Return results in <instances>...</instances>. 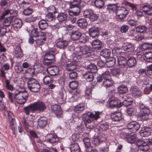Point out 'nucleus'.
I'll use <instances>...</instances> for the list:
<instances>
[{"label": "nucleus", "instance_id": "obj_59", "mask_svg": "<svg viewBox=\"0 0 152 152\" xmlns=\"http://www.w3.org/2000/svg\"><path fill=\"white\" fill-rule=\"evenodd\" d=\"M83 141L85 145V146L86 148H91V144L90 143V140L89 138L86 137L84 138L83 140Z\"/></svg>", "mask_w": 152, "mask_h": 152}, {"label": "nucleus", "instance_id": "obj_42", "mask_svg": "<svg viewBox=\"0 0 152 152\" xmlns=\"http://www.w3.org/2000/svg\"><path fill=\"white\" fill-rule=\"evenodd\" d=\"M84 109V107L83 104H79L74 108V111L76 113H80Z\"/></svg>", "mask_w": 152, "mask_h": 152}, {"label": "nucleus", "instance_id": "obj_7", "mask_svg": "<svg viewBox=\"0 0 152 152\" xmlns=\"http://www.w3.org/2000/svg\"><path fill=\"white\" fill-rule=\"evenodd\" d=\"M35 111L39 112H43L46 108L45 103L40 101H37L33 104Z\"/></svg>", "mask_w": 152, "mask_h": 152}, {"label": "nucleus", "instance_id": "obj_32", "mask_svg": "<svg viewBox=\"0 0 152 152\" xmlns=\"http://www.w3.org/2000/svg\"><path fill=\"white\" fill-rule=\"evenodd\" d=\"M38 26L40 29L42 30L47 28L48 26V24L45 20H42L39 22Z\"/></svg>", "mask_w": 152, "mask_h": 152}, {"label": "nucleus", "instance_id": "obj_27", "mask_svg": "<svg viewBox=\"0 0 152 152\" xmlns=\"http://www.w3.org/2000/svg\"><path fill=\"white\" fill-rule=\"evenodd\" d=\"M68 41L62 40L57 42L56 43V46L58 48L64 49L68 45Z\"/></svg>", "mask_w": 152, "mask_h": 152}, {"label": "nucleus", "instance_id": "obj_34", "mask_svg": "<svg viewBox=\"0 0 152 152\" xmlns=\"http://www.w3.org/2000/svg\"><path fill=\"white\" fill-rule=\"evenodd\" d=\"M24 111L26 115H29L30 112H33L35 111L33 104L24 107Z\"/></svg>", "mask_w": 152, "mask_h": 152}, {"label": "nucleus", "instance_id": "obj_21", "mask_svg": "<svg viewBox=\"0 0 152 152\" xmlns=\"http://www.w3.org/2000/svg\"><path fill=\"white\" fill-rule=\"evenodd\" d=\"M109 105L111 108L120 107L121 106L118 104L119 103V101L116 99L112 98L109 101Z\"/></svg>", "mask_w": 152, "mask_h": 152}, {"label": "nucleus", "instance_id": "obj_61", "mask_svg": "<svg viewBox=\"0 0 152 152\" xmlns=\"http://www.w3.org/2000/svg\"><path fill=\"white\" fill-rule=\"evenodd\" d=\"M78 85V83L77 81H72L69 84L70 87L73 89H76Z\"/></svg>", "mask_w": 152, "mask_h": 152}, {"label": "nucleus", "instance_id": "obj_16", "mask_svg": "<svg viewBox=\"0 0 152 152\" xmlns=\"http://www.w3.org/2000/svg\"><path fill=\"white\" fill-rule=\"evenodd\" d=\"M124 139L130 143H134L136 140V136L135 135H132L128 133L124 134Z\"/></svg>", "mask_w": 152, "mask_h": 152}, {"label": "nucleus", "instance_id": "obj_53", "mask_svg": "<svg viewBox=\"0 0 152 152\" xmlns=\"http://www.w3.org/2000/svg\"><path fill=\"white\" fill-rule=\"evenodd\" d=\"M99 126L102 131H105L107 130L109 127L108 124L106 122H102Z\"/></svg>", "mask_w": 152, "mask_h": 152}, {"label": "nucleus", "instance_id": "obj_49", "mask_svg": "<svg viewBox=\"0 0 152 152\" xmlns=\"http://www.w3.org/2000/svg\"><path fill=\"white\" fill-rule=\"evenodd\" d=\"M106 63V65L109 67H111L114 66L116 62V60L114 57L108 59Z\"/></svg>", "mask_w": 152, "mask_h": 152}, {"label": "nucleus", "instance_id": "obj_17", "mask_svg": "<svg viewBox=\"0 0 152 152\" xmlns=\"http://www.w3.org/2000/svg\"><path fill=\"white\" fill-rule=\"evenodd\" d=\"M51 108L52 110V112H53L56 115L59 116L61 114L62 111L60 107L58 105L55 104L51 106Z\"/></svg>", "mask_w": 152, "mask_h": 152}, {"label": "nucleus", "instance_id": "obj_6", "mask_svg": "<svg viewBox=\"0 0 152 152\" xmlns=\"http://www.w3.org/2000/svg\"><path fill=\"white\" fill-rule=\"evenodd\" d=\"M136 143L139 149L143 151H146L149 149V147L147 143L142 139H139L136 140Z\"/></svg>", "mask_w": 152, "mask_h": 152}, {"label": "nucleus", "instance_id": "obj_29", "mask_svg": "<svg viewBox=\"0 0 152 152\" xmlns=\"http://www.w3.org/2000/svg\"><path fill=\"white\" fill-rule=\"evenodd\" d=\"M126 63L129 67H132L136 64V59L133 57H130L128 58Z\"/></svg>", "mask_w": 152, "mask_h": 152}, {"label": "nucleus", "instance_id": "obj_62", "mask_svg": "<svg viewBox=\"0 0 152 152\" xmlns=\"http://www.w3.org/2000/svg\"><path fill=\"white\" fill-rule=\"evenodd\" d=\"M14 69L15 72L17 73H23L24 69L21 66L16 65L14 67Z\"/></svg>", "mask_w": 152, "mask_h": 152}, {"label": "nucleus", "instance_id": "obj_31", "mask_svg": "<svg viewBox=\"0 0 152 152\" xmlns=\"http://www.w3.org/2000/svg\"><path fill=\"white\" fill-rule=\"evenodd\" d=\"M111 117L112 120L115 121H120L122 119L121 113L120 112L113 114Z\"/></svg>", "mask_w": 152, "mask_h": 152}, {"label": "nucleus", "instance_id": "obj_30", "mask_svg": "<svg viewBox=\"0 0 152 152\" xmlns=\"http://www.w3.org/2000/svg\"><path fill=\"white\" fill-rule=\"evenodd\" d=\"M84 78L88 82H91L94 79V76L93 73L90 71H87L83 75Z\"/></svg>", "mask_w": 152, "mask_h": 152}, {"label": "nucleus", "instance_id": "obj_46", "mask_svg": "<svg viewBox=\"0 0 152 152\" xmlns=\"http://www.w3.org/2000/svg\"><path fill=\"white\" fill-rule=\"evenodd\" d=\"M147 29V27L145 26H139L137 27L136 28V31L141 33L145 32Z\"/></svg>", "mask_w": 152, "mask_h": 152}, {"label": "nucleus", "instance_id": "obj_64", "mask_svg": "<svg viewBox=\"0 0 152 152\" xmlns=\"http://www.w3.org/2000/svg\"><path fill=\"white\" fill-rule=\"evenodd\" d=\"M143 48L145 50L151 49L152 48V43L145 42L142 46Z\"/></svg>", "mask_w": 152, "mask_h": 152}, {"label": "nucleus", "instance_id": "obj_25", "mask_svg": "<svg viewBox=\"0 0 152 152\" xmlns=\"http://www.w3.org/2000/svg\"><path fill=\"white\" fill-rule=\"evenodd\" d=\"M77 23L79 26L82 29L86 28L87 27V22L86 20L84 19H80L77 20Z\"/></svg>", "mask_w": 152, "mask_h": 152}, {"label": "nucleus", "instance_id": "obj_40", "mask_svg": "<svg viewBox=\"0 0 152 152\" xmlns=\"http://www.w3.org/2000/svg\"><path fill=\"white\" fill-rule=\"evenodd\" d=\"M118 89V92L121 94L126 93L128 91V88L127 86L123 85L119 86Z\"/></svg>", "mask_w": 152, "mask_h": 152}, {"label": "nucleus", "instance_id": "obj_4", "mask_svg": "<svg viewBox=\"0 0 152 152\" xmlns=\"http://www.w3.org/2000/svg\"><path fill=\"white\" fill-rule=\"evenodd\" d=\"M139 107L141 112L140 116L144 120H148V115L150 113V110L148 107L141 103L140 104Z\"/></svg>", "mask_w": 152, "mask_h": 152}, {"label": "nucleus", "instance_id": "obj_45", "mask_svg": "<svg viewBox=\"0 0 152 152\" xmlns=\"http://www.w3.org/2000/svg\"><path fill=\"white\" fill-rule=\"evenodd\" d=\"M144 55L146 61L148 62H152V52H146Z\"/></svg>", "mask_w": 152, "mask_h": 152}, {"label": "nucleus", "instance_id": "obj_60", "mask_svg": "<svg viewBox=\"0 0 152 152\" xmlns=\"http://www.w3.org/2000/svg\"><path fill=\"white\" fill-rule=\"evenodd\" d=\"M86 126L87 128L90 129H93L95 126L94 122L91 120L90 122L87 121L86 123Z\"/></svg>", "mask_w": 152, "mask_h": 152}, {"label": "nucleus", "instance_id": "obj_54", "mask_svg": "<svg viewBox=\"0 0 152 152\" xmlns=\"http://www.w3.org/2000/svg\"><path fill=\"white\" fill-rule=\"evenodd\" d=\"M79 39L80 42L85 43L88 41L89 38L88 37L86 36V34H81V36Z\"/></svg>", "mask_w": 152, "mask_h": 152}, {"label": "nucleus", "instance_id": "obj_48", "mask_svg": "<svg viewBox=\"0 0 152 152\" xmlns=\"http://www.w3.org/2000/svg\"><path fill=\"white\" fill-rule=\"evenodd\" d=\"M106 140V139L105 137H103L102 138L101 137L99 136L98 138H94L93 140V143L95 145H98L100 142L105 141Z\"/></svg>", "mask_w": 152, "mask_h": 152}, {"label": "nucleus", "instance_id": "obj_15", "mask_svg": "<svg viewBox=\"0 0 152 152\" xmlns=\"http://www.w3.org/2000/svg\"><path fill=\"white\" fill-rule=\"evenodd\" d=\"M72 10H69L68 13L70 16H77L80 13V6H77L72 8Z\"/></svg>", "mask_w": 152, "mask_h": 152}, {"label": "nucleus", "instance_id": "obj_58", "mask_svg": "<svg viewBox=\"0 0 152 152\" xmlns=\"http://www.w3.org/2000/svg\"><path fill=\"white\" fill-rule=\"evenodd\" d=\"M55 18L54 14L51 13H49L46 15L45 16L46 20L49 22L52 21L54 20Z\"/></svg>", "mask_w": 152, "mask_h": 152}, {"label": "nucleus", "instance_id": "obj_47", "mask_svg": "<svg viewBox=\"0 0 152 152\" xmlns=\"http://www.w3.org/2000/svg\"><path fill=\"white\" fill-rule=\"evenodd\" d=\"M110 53V50L107 49H103L100 52L101 55L104 58L109 57Z\"/></svg>", "mask_w": 152, "mask_h": 152}, {"label": "nucleus", "instance_id": "obj_1", "mask_svg": "<svg viewBox=\"0 0 152 152\" xmlns=\"http://www.w3.org/2000/svg\"><path fill=\"white\" fill-rule=\"evenodd\" d=\"M74 52L78 58H86L94 55V51L89 46L84 45L76 47Z\"/></svg>", "mask_w": 152, "mask_h": 152}, {"label": "nucleus", "instance_id": "obj_36", "mask_svg": "<svg viewBox=\"0 0 152 152\" xmlns=\"http://www.w3.org/2000/svg\"><path fill=\"white\" fill-rule=\"evenodd\" d=\"M101 114V113L99 111H95L94 113H91L89 114V117L91 121L94 120H97L100 118V115Z\"/></svg>", "mask_w": 152, "mask_h": 152}, {"label": "nucleus", "instance_id": "obj_39", "mask_svg": "<svg viewBox=\"0 0 152 152\" xmlns=\"http://www.w3.org/2000/svg\"><path fill=\"white\" fill-rule=\"evenodd\" d=\"M13 26L17 28H20L22 25V20L19 19H15L12 22Z\"/></svg>", "mask_w": 152, "mask_h": 152}, {"label": "nucleus", "instance_id": "obj_38", "mask_svg": "<svg viewBox=\"0 0 152 152\" xmlns=\"http://www.w3.org/2000/svg\"><path fill=\"white\" fill-rule=\"evenodd\" d=\"M39 37L36 39L35 42H36L37 45H42L45 42L46 39L44 36H39Z\"/></svg>", "mask_w": 152, "mask_h": 152}, {"label": "nucleus", "instance_id": "obj_28", "mask_svg": "<svg viewBox=\"0 0 152 152\" xmlns=\"http://www.w3.org/2000/svg\"><path fill=\"white\" fill-rule=\"evenodd\" d=\"M81 35V33L78 31H73L71 35L72 39L74 41L78 40Z\"/></svg>", "mask_w": 152, "mask_h": 152}, {"label": "nucleus", "instance_id": "obj_56", "mask_svg": "<svg viewBox=\"0 0 152 152\" xmlns=\"http://www.w3.org/2000/svg\"><path fill=\"white\" fill-rule=\"evenodd\" d=\"M76 68V66L73 63L67 64L66 66V69L69 72L73 70Z\"/></svg>", "mask_w": 152, "mask_h": 152}, {"label": "nucleus", "instance_id": "obj_5", "mask_svg": "<svg viewBox=\"0 0 152 152\" xmlns=\"http://www.w3.org/2000/svg\"><path fill=\"white\" fill-rule=\"evenodd\" d=\"M83 15L86 18H89L92 22L96 20L99 17L98 14L94 13V11L91 9H87L84 12Z\"/></svg>", "mask_w": 152, "mask_h": 152}, {"label": "nucleus", "instance_id": "obj_11", "mask_svg": "<svg viewBox=\"0 0 152 152\" xmlns=\"http://www.w3.org/2000/svg\"><path fill=\"white\" fill-rule=\"evenodd\" d=\"M47 141L51 143H55L57 142L58 140L57 136L54 134H49L47 135Z\"/></svg>", "mask_w": 152, "mask_h": 152}, {"label": "nucleus", "instance_id": "obj_9", "mask_svg": "<svg viewBox=\"0 0 152 152\" xmlns=\"http://www.w3.org/2000/svg\"><path fill=\"white\" fill-rule=\"evenodd\" d=\"M151 130L149 127L144 126L141 128V129L140 132V136L142 137H148L151 134Z\"/></svg>", "mask_w": 152, "mask_h": 152}, {"label": "nucleus", "instance_id": "obj_23", "mask_svg": "<svg viewBox=\"0 0 152 152\" xmlns=\"http://www.w3.org/2000/svg\"><path fill=\"white\" fill-rule=\"evenodd\" d=\"M38 125L40 128L45 127L47 124V119L44 117H42L39 119L37 121Z\"/></svg>", "mask_w": 152, "mask_h": 152}, {"label": "nucleus", "instance_id": "obj_63", "mask_svg": "<svg viewBox=\"0 0 152 152\" xmlns=\"http://www.w3.org/2000/svg\"><path fill=\"white\" fill-rule=\"evenodd\" d=\"M33 10L31 8L28 7L23 10V13L25 15H28L31 14Z\"/></svg>", "mask_w": 152, "mask_h": 152}, {"label": "nucleus", "instance_id": "obj_10", "mask_svg": "<svg viewBox=\"0 0 152 152\" xmlns=\"http://www.w3.org/2000/svg\"><path fill=\"white\" fill-rule=\"evenodd\" d=\"M128 129H131L132 131L135 132L137 131L140 127V125L135 121H131L127 125Z\"/></svg>", "mask_w": 152, "mask_h": 152}, {"label": "nucleus", "instance_id": "obj_14", "mask_svg": "<svg viewBox=\"0 0 152 152\" xmlns=\"http://www.w3.org/2000/svg\"><path fill=\"white\" fill-rule=\"evenodd\" d=\"M130 91L135 98L141 96V92L136 86H132L130 89Z\"/></svg>", "mask_w": 152, "mask_h": 152}, {"label": "nucleus", "instance_id": "obj_41", "mask_svg": "<svg viewBox=\"0 0 152 152\" xmlns=\"http://www.w3.org/2000/svg\"><path fill=\"white\" fill-rule=\"evenodd\" d=\"M5 82L6 87L8 90L11 91L15 90V88L13 86V85L10 84V79H5Z\"/></svg>", "mask_w": 152, "mask_h": 152}, {"label": "nucleus", "instance_id": "obj_52", "mask_svg": "<svg viewBox=\"0 0 152 152\" xmlns=\"http://www.w3.org/2000/svg\"><path fill=\"white\" fill-rule=\"evenodd\" d=\"M39 33L37 28H34L31 31L30 34L32 37H39Z\"/></svg>", "mask_w": 152, "mask_h": 152}, {"label": "nucleus", "instance_id": "obj_55", "mask_svg": "<svg viewBox=\"0 0 152 152\" xmlns=\"http://www.w3.org/2000/svg\"><path fill=\"white\" fill-rule=\"evenodd\" d=\"M94 3L95 6L99 8H102L104 5V2L102 0H96Z\"/></svg>", "mask_w": 152, "mask_h": 152}, {"label": "nucleus", "instance_id": "obj_44", "mask_svg": "<svg viewBox=\"0 0 152 152\" xmlns=\"http://www.w3.org/2000/svg\"><path fill=\"white\" fill-rule=\"evenodd\" d=\"M87 69L92 73H95L97 71V68L96 65L94 64H90L87 67Z\"/></svg>", "mask_w": 152, "mask_h": 152}, {"label": "nucleus", "instance_id": "obj_2", "mask_svg": "<svg viewBox=\"0 0 152 152\" xmlns=\"http://www.w3.org/2000/svg\"><path fill=\"white\" fill-rule=\"evenodd\" d=\"M28 95V93L25 90L22 91L15 90L14 97L18 103L22 104L26 102Z\"/></svg>", "mask_w": 152, "mask_h": 152}, {"label": "nucleus", "instance_id": "obj_24", "mask_svg": "<svg viewBox=\"0 0 152 152\" xmlns=\"http://www.w3.org/2000/svg\"><path fill=\"white\" fill-rule=\"evenodd\" d=\"M14 55L16 58H20L23 56V54L20 46H17L14 51Z\"/></svg>", "mask_w": 152, "mask_h": 152}, {"label": "nucleus", "instance_id": "obj_50", "mask_svg": "<svg viewBox=\"0 0 152 152\" xmlns=\"http://www.w3.org/2000/svg\"><path fill=\"white\" fill-rule=\"evenodd\" d=\"M57 101L58 103L60 104L65 103V101L63 99V94L62 92H60L58 94Z\"/></svg>", "mask_w": 152, "mask_h": 152}, {"label": "nucleus", "instance_id": "obj_22", "mask_svg": "<svg viewBox=\"0 0 152 152\" xmlns=\"http://www.w3.org/2000/svg\"><path fill=\"white\" fill-rule=\"evenodd\" d=\"M42 80L44 84L45 85H47L55 82L53 78L51 76L48 75L44 76Z\"/></svg>", "mask_w": 152, "mask_h": 152}, {"label": "nucleus", "instance_id": "obj_37", "mask_svg": "<svg viewBox=\"0 0 152 152\" xmlns=\"http://www.w3.org/2000/svg\"><path fill=\"white\" fill-rule=\"evenodd\" d=\"M118 62L119 66L122 68L126 66V60L125 57L121 56L118 58Z\"/></svg>", "mask_w": 152, "mask_h": 152}, {"label": "nucleus", "instance_id": "obj_13", "mask_svg": "<svg viewBox=\"0 0 152 152\" xmlns=\"http://www.w3.org/2000/svg\"><path fill=\"white\" fill-rule=\"evenodd\" d=\"M47 70L49 74L53 76L57 75L59 72L58 67L56 66L49 67Z\"/></svg>", "mask_w": 152, "mask_h": 152}, {"label": "nucleus", "instance_id": "obj_19", "mask_svg": "<svg viewBox=\"0 0 152 152\" xmlns=\"http://www.w3.org/2000/svg\"><path fill=\"white\" fill-rule=\"evenodd\" d=\"M142 11L145 14L151 15H152V6L150 5H146L142 7Z\"/></svg>", "mask_w": 152, "mask_h": 152}, {"label": "nucleus", "instance_id": "obj_57", "mask_svg": "<svg viewBox=\"0 0 152 152\" xmlns=\"http://www.w3.org/2000/svg\"><path fill=\"white\" fill-rule=\"evenodd\" d=\"M103 83V85L106 88L110 87L112 85V83L111 79H107L104 80Z\"/></svg>", "mask_w": 152, "mask_h": 152}, {"label": "nucleus", "instance_id": "obj_35", "mask_svg": "<svg viewBox=\"0 0 152 152\" xmlns=\"http://www.w3.org/2000/svg\"><path fill=\"white\" fill-rule=\"evenodd\" d=\"M81 3V0H71L68 2L70 8H72L75 7L80 6Z\"/></svg>", "mask_w": 152, "mask_h": 152}, {"label": "nucleus", "instance_id": "obj_8", "mask_svg": "<svg viewBox=\"0 0 152 152\" xmlns=\"http://www.w3.org/2000/svg\"><path fill=\"white\" fill-rule=\"evenodd\" d=\"M128 13V10L124 7H121L118 9L116 12L117 18L122 20L126 17Z\"/></svg>", "mask_w": 152, "mask_h": 152}, {"label": "nucleus", "instance_id": "obj_33", "mask_svg": "<svg viewBox=\"0 0 152 152\" xmlns=\"http://www.w3.org/2000/svg\"><path fill=\"white\" fill-rule=\"evenodd\" d=\"M70 148L71 152H80V149L79 145L77 143L70 145Z\"/></svg>", "mask_w": 152, "mask_h": 152}, {"label": "nucleus", "instance_id": "obj_18", "mask_svg": "<svg viewBox=\"0 0 152 152\" xmlns=\"http://www.w3.org/2000/svg\"><path fill=\"white\" fill-rule=\"evenodd\" d=\"M92 48L96 50H99L102 47V43L98 39L94 40L92 44Z\"/></svg>", "mask_w": 152, "mask_h": 152}, {"label": "nucleus", "instance_id": "obj_20", "mask_svg": "<svg viewBox=\"0 0 152 152\" xmlns=\"http://www.w3.org/2000/svg\"><path fill=\"white\" fill-rule=\"evenodd\" d=\"M89 33L91 37H95L98 36L99 31L97 27H93L89 29Z\"/></svg>", "mask_w": 152, "mask_h": 152}, {"label": "nucleus", "instance_id": "obj_26", "mask_svg": "<svg viewBox=\"0 0 152 152\" xmlns=\"http://www.w3.org/2000/svg\"><path fill=\"white\" fill-rule=\"evenodd\" d=\"M68 15L66 12H60L58 14L57 18L60 22H63L66 20L67 18Z\"/></svg>", "mask_w": 152, "mask_h": 152}, {"label": "nucleus", "instance_id": "obj_12", "mask_svg": "<svg viewBox=\"0 0 152 152\" xmlns=\"http://www.w3.org/2000/svg\"><path fill=\"white\" fill-rule=\"evenodd\" d=\"M123 49L127 52H133L135 49L134 45L132 43L129 42H126L123 45Z\"/></svg>", "mask_w": 152, "mask_h": 152}, {"label": "nucleus", "instance_id": "obj_3", "mask_svg": "<svg viewBox=\"0 0 152 152\" xmlns=\"http://www.w3.org/2000/svg\"><path fill=\"white\" fill-rule=\"evenodd\" d=\"M28 89L32 92L37 93L39 91L40 86L38 81L33 78H30L27 82Z\"/></svg>", "mask_w": 152, "mask_h": 152}, {"label": "nucleus", "instance_id": "obj_43", "mask_svg": "<svg viewBox=\"0 0 152 152\" xmlns=\"http://www.w3.org/2000/svg\"><path fill=\"white\" fill-rule=\"evenodd\" d=\"M13 18L12 17H7L3 22V25L4 26L8 27L10 26Z\"/></svg>", "mask_w": 152, "mask_h": 152}, {"label": "nucleus", "instance_id": "obj_51", "mask_svg": "<svg viewBox=\"0 0 152 152\" xmlns=\"http://www.w3.org/2000/svg\"><path fill=\"white\" fill-rule=\"evenodd\" d=\"M117 9V5L114 4H109L107 5V9L109 12H113Z\"/></svg>", "mask_w": 152, "mask_h": 152}]
</instances>
